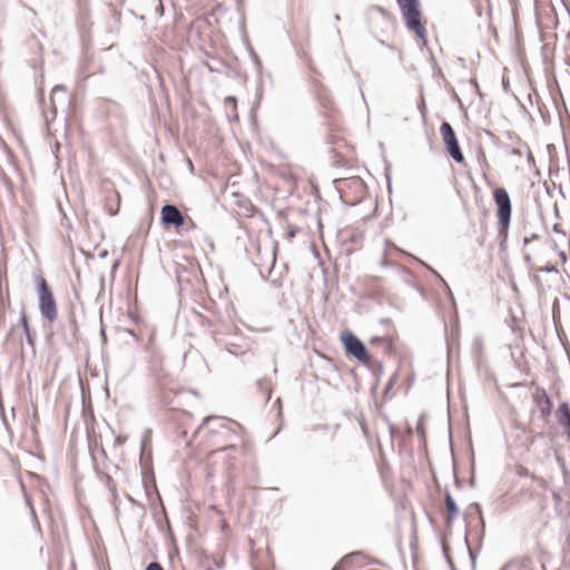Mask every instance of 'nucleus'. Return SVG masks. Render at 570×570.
Instances as JSON below:
<instances>
[{"mask_svg": "<svg viewBox=\"0 0 570 570\" xmlns=\"http://www.w3.org/2000/svg\"><path fill=\"white\" fill-rule=\"evenodd\" d=\"M406 28L415 35L421 46L428 43L426 20L423 17L420 0H396Z\"/></svg>", "mask_w": 570, "mask_h": 570, "instance_id": "f257e3e1", "label": "nucleus"}, {"mask_svg": "<svg viewBox=\"0 0 570 570\" xmlns=\"http://www.w3.org/2000/svg\"><path fill=\"white\" fill-rule=\"evenodd\" d=\"M328 134V141L333 145L332 157L336 167H353L357 163L355 147L344 136L345 130L341 125H333Z\"/></svg>", "mask_w": 570, "mask_h": 570, "instance_id": "f03ea898", "label": "nucleus"}, {"mask_svg": "<svg viewBox=\"0 0 570 570\" xmlns=\"http://www.w3.org/2000/svg\"><path fill=\"white\" fill-rule=\"evenodd\" d=\"M492 198L495 205L499 233L505 236L508 234L512 216V202L510 195L504 187L497 186L492 190Z\"/></svg>", "mask_w": 570, "mask_h": 570, "instance_id": "7ed1b4c3", "label": "nucleus"}, {"mask_svg": "<svg viewBox=\"0 0 570 570\" xmlns=\"http://www.w3.org/2000/svg\"><path fill=\"white\" fill-rule=\"evenodd\" d=\"M340 341L347 355L353 356L360 364L366 367H373L374 360L372 355L351 331H343L340 335Z\"/></svg>", "mask_w": 570, "mask_h": 570, "instance_id": "20e7f679", "label": "nucleus"}, {"mask_svg": "<svg viewBox=\"0 0 570 570\" xmlns=\"http://www.w3.org/2000/svg\"><path fill=\"white\" fill-rule=\"evenodd\" d=\"M342 199L348 204L360 203L366 195L364 181L357 177L341 178L335 180Z\"/></svg>", "mask_w": 570, "mask_h": 570, "instance_id": "39448f33", "label": "nucleus"}, {"mask_svg": "<svg viewBox=\"0 0 570 570\" xmlns=\"http://www.w3.org/2000/svg\"><path fill=\"white\" fill-rule=\"evenodd\" d=\"M36 282L38 287V301L40 313L47 321L51 323L56 321L58 316V309L53 293L45 277L39 276L37 277Z\"/></svg>", "mask_w": 570, "mask_h": 570, "instance_id": "423d86ee", "label": "nucleus"}, {"mask_svg": "<svg viewBox=\"0 0 570 570\" xmlns=\"http://www.w3.org/2000/svg\"><path fill=\"white\" fill-rule=\"evenodd\" d=\"M440 134L445 145L448 154L459 164H465V158L459 146L455 132L451 125L446 121L440 126Z\"/></svg>", "mask_w": 570, "mask_h": 570, "instance_id": "0eeeda50", "label": "nucleus"}, {"mask_svg": "<svg viewBox=\"0 0 570 570\" xmlns=\"http://www.w3.org/2000/svg\"><path fill=\"white\" fill-rule=\"evenodd\" d=\"M148 368L157 379V382L160 381L163 376L169 375L165 370L164 355L155 347L148 348Z\"/></svg>", "mask_w": 570, "mask_h": 570, "instance_id": "6e6552de", "label": "nucleus"}, {"mask_svg": "<svg viewBox=\"0 0 570 570\" xmlns=\"http://www.w3.org/2000/svg\"><path fill=\"white\" fill-rule=\"evenodd\" d=\"M158 386L161 392V397L166 402H171L174 397L184 391V387L177 380L171 377L170 374L168 376H163V379L158 381Z\"/></svg>", "mask_w": 570, "mask_h": 570, "instance_id": "1a4fd4ad", "label": "nucleus"}, {"mask_svg": "<svg viewBox=\"0 0 570 570\" xmlns=\"http://www.w3.org/2000/svg\"><path fill=\"white\" fill-rule=\"evenodd\" d=\"M161 223L164 225H171L175 227H181L185 225L186 219L179 209L174 205H165L160 212Z\"/></svg>", "mask_w": 570, "mask_h": 570, "instance_id": "9d476101", "label": "nucleus"}, {"mask_svg": "<svg viewBox=\"0 0 570 570\" xmlns=\"http://www.w3.org/2000/svg\"><path fill=\"white\" fill-rule=\"evenodd\" d=\"M533 401L542 416V419H547L552 410V403L547 392L543 389H538L533 393Z\"/></svg>", "mask_w": 570, "mask_h": 570, "instance_id": "9b49d317", "label": "nucleus"}, {"mask_svg": "<svg viewBox=\"0 0 570 570\" xmlns=\"http://www.w3.org/2000/svg\"><path fill=\"white\" fill-rule=\"evenodd\" d=\"M558 423L564 428V432L570 439V409L567 403H561L557 410Z\"/></svg>", "mask_w": 570, "mask_h": 570, "instance_id": "f8f14e48", "label": "nucleus"}, {"mask_svg": "<svg viewBox=\"0 0 570 570\" xmlns=\"http://www.w3.org/2000/svg\"><path fill=\"white\" fill-rule=\"evenodd\" d=\"M459 513V509L454 502V500L452 499V497L450 494H446L445 497V523L446 525H451L453 519L458 515Z\"/></svg>", "mask_w": 570, "mask_h": 570, "instance_id": "ddd939ff", "label": "nucleus"}, {"mask_svg": "<svg viewBox=\"0 0 570 570\" xmlns=\"http://www.w3.org/2000/svg\"><path fill=\"white\" fill-rule=\"evenodd\" d=\"M370 343L372 345H383L386 353H391L393 347V340L390 336H373Z\"/></svg>", "mask_w": 570, "mask_h": 570, "instance_id": "4468645a", "label": "nucleus"}, {"mask_svg": "<svg viewBox=\"0 0 570 570\" xmlns=\"http://www.w3.org/2000/svg\"><path fill=\"white\" fill-rule=\"evenodd\" d=\"M553 249L557 252L558 261L557 264L564 265L567 263V253L563 248H560L558 243L553 240Z\"/></svg>", "mask_w": 570, "mask_h": 570, "instance_id": "2eb2a0df", "label": "nucleus"}, {"mask_svg": "<svg viewBox=\"0 0 570 570\" xmlns=\"http://www.w3.org/2000/svg\"><path fill=\"white\" fill-rule=\"evenodd\" d=\"M10 307V294L7 292L6 297L1 299L0 304V317H4L6 309Z\"/></svg>", "mask_w": 570, "mask_h": 570, "instance_id": "dca6fc26", "label": "nucleus"}, {"mask_svg": "<svg viewBox=\"0 0 570 570\" xmlns=\"http://www.w3.org/2000/svg\"><path fill=\"white\" fill-rule=\"evenodd\" d=\"M513 470H514L515 474L520 478H525V476L530 475L528 468H525L522 464H515Z\"/></svg>", "mask_w": 570, "mask_h": 570, "instance_id": "f3484780", "label": "nucleus"}, {"mask_svg": "<svg viewBox=\"0 0 570 570\" xmlns=\"http://www.w3.org/2000/svg\"><path fill=\"white\" fill-rule=\"evenodd\" d=\"M146 570H164L158 562H151L147 566Z\"/></svg>", "mask_w": 570, "mask_h": 570, "instance_id": "a211bd4d", "label": "nucleus"}, {"mask_svg": "<svg viewBox=\"0 0 570 570\" xmlns=\"http://www.w3.org/2000/svg\"><path fill=\"white\" fill-rule=\"evenodd\" d=\"M553 230H554L556 233H558V234H561V235H562V237H563V238H566V233H564L563 230H561V228H560V225H559V224H556V225L553 226Z\"/></svg>", "mask_w": 570, "mask_h": 570, "instance_id": "6ab92c4d", "label": "nucleus"}, {"mask_svg": "<svg viewBox=\"0 0 570 570\" xmlns=\"http://www.w3.org/2000/svg\"><path fill=\"white\" fill-rule=\"evenodd\" d=\"M188 225L190 228H196V224L191 218H188Z\"/></svg>", "mask_w": 570, "mask_h": 570, "instance_id": "aec40b11", "label": "nucleus"}, {"mask_svg": "<svg viewBox=\"0 0 570 570\" xmlns=\"http://www.w3.org/2000/svg\"><path fill=\"white\" fill-rule=\"evenodd\" d=\"M65 88L62 86H56L53 89H52V94H55L56 91L58 90H63Z\"/></svg>", "mask_w": 570, "mask_h": 570, "instance_id": "412c9836", "label": "nucleus"}, {"mask_svg": "<svg viewBox=\"0 0 570 570\" xmlns=\"http://www.w3.org/2000/svg\"><path fill=\"white\" fill-rule=\"evenodd\" d=\"M158 11L160 12V14H163V12H164V6H163L161 1H159Z\"/></svg>", "mask_w": 570, "mask_h": 570, "instance_id": "4be33fe9", "label": "nucleus"}, {"mask_svg": "<svg viewBox=\"0 0 570 570\" xmlns=\"http://www.w3.org/2000/svg\"><path fill=\"white\" fill-rule=\"evenodd\" d=\"M512 154L518 156L522 155V153L519 149H512Z\"/></svg>", "mask_w": 570, "mask_h": 570, "instance_id": "5701e85b", "label": "nucleus"}, {"mask_svg": "<svg viewBox=\"0 0 570 570\" xmlns=\"http://www.w3.org/2000/svg\"><path fill=\"white\" fill-rule=\"evenodd\" d=\"M210 570V569H209Z\"/></svg>", "mask_w": 570, "mask_h": 570, "instance_id": "b1692460", "label": "nucleus"}]
</instances>
